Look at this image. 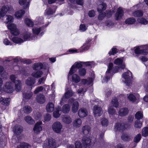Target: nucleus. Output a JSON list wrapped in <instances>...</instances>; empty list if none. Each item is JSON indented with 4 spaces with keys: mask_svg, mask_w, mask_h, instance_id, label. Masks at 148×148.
Here are the masks:
<instances>
[{
    "mask_svg": "<svg viewBox=\"0 0 148 148\" xmlns=\"http://www.w3.org/2000/svg\"><path fill=\"white\" fill-rule=\"evenodd\" d=\"M80 52V51L79 49H69L67 52L63 54L60 55V56H62L64 55H67L69 54V53H78Z\"/></svg>",
    "mask_w": 148,
    "mask_h": 148,
    "instance_id": "46",
    "label": "nucleus"
},
{
    "mask_svg": "<svg viewBox=\"0 0 148 148\" xmlns=\"http://www.w3.org/2000/svg\"><path fill=\"white\" fill-rule=\"evenodd\" d=\"M8 29L10 31L11 34L12 35H19L20 33L19 30L17 28L16 25L12 23L7 25Z\"/></svg>",
    "mask_w": 148,
    "mask_h": 148,
    "instance_id": "12",
    "label": "nucleus"
},
{
    "mask_svg": "<svg viewBox=\"0 0 148 148\" xmlns=\"http://www.w3.org/2000/svg\"><path fill=\"white\" fill-rule=\"evenodd\" d=\"M144 45L140 46L135 48L134 52L137 57H138L140 54L146 55L148 53V51L145 47H143Z\"/></svg>",
    "mask_w": 148,
    "mask_h": 148,
    "instance_id": "9",
    "label": "nucleus"
},
{
    "mask_svg": "<svg viewBox=\"0 0 148 148\" xmlns=\"http://www.w3.org/2000/svg\"><path fill=\"white\" fill-rule=\"evenodd\" d=\"M34 117L36 120H40L42 118L41 114L39 112H37L36 113L34 112Z\"/></svg>",
    "mask_w": 148,
    "mask_h": 148,
    "instance_id": "57",
    "label": "nucleus"
},
{
    "mask_svg": "<svg viewBox=\"0 0 148 148\" xmlns=\"http://www.w3.org/2000/svg\"><path fill=\"white\" fill-rule=\"evenodd\" d=\"M23 111L25 113L28 114L31 112L32 109L30 107L25 106L23 108Z\"/></svg>",
    "mask_w": 148,
    "mask_h": 148,
    "instance_id": "55",
    "label": "nucleus"
},
{
    "mask_svg": "<svg viewBox=\"0 0 148 148\" xmlns=\"http://www.w3.org/2000/svg\"><path fill=\"white\" fill-rule=\"evenodd\" d=\"M3 90L8 93H12L14 91L13 84L11 82H6L3 87Z\"/></svg>",
    "mask_w": 148,
    "mask_h": 148,
    "instance_id": "16",
    "label": "nucleus"
},
{
    "mask_svg": "<svg viewBox=\"0 0 148 148\" xmlns=\"http://www.w3.org/2000/svg\"><path fill=\"white\" fill-rule=\"evenodd\" d=\"M33 68L35 70L43 69V73L45 76H46L47 75L49 72V65L47 64L44 66L41 63H35L33 65Z\"/></svg>",
    "mask_w": 148,
    "mask_h": 148,
    "instance_id": "7",
    "label": "nucleus"
},
{
    "mask_svg": "<svg viewBox=\"0 0 148 148\" xmlns=\"http://www.w3.org/2000/svg\"><path fill=\"white\" fill-rule=\"evenodd\" d=\"M25 120L28 123L30 124H34L35 123L34 120L29 116H27L25 117Z\"/></svg>",
    "mask_w": 148,
    "mask_h": 148,
    "instance_id": "44",
    "label": "nucleus"
},
{
    "mask_svg": "<svg viewBox=\"0 0 148 148\" xmlns=\"http://www.w3.org/2000/svg\"><path fill=\"white\" fill-rule=\"evenodd\" d=\"M104 0H98L97 1L98 4L100 3L98 5L97 10L99 13H101L102 11L105 10L107 7L106 3H103Z\"/></svg>",
    "mask_w": 148,
    "mask_h": 148,
    "instance_id": "20",
    "label": "nucleus"
},
{
    "mask_svg": "<svg viewBox=\"0 0 148 148\" xmlns=\"http://www.w3.org/2000/svg\"><path fill=\"white\" fill-rule=\"evenodd\" d=\"M57 9L56 6H51L48 7L45 10V15H50L54 13Z\"/></svg>",
    "mask_w": 148,
    "mask_h": 148,
    "instance_id": "21",
    "label": "nucleus"
},
{
    "mask_svg": "<svg viewBox=\"0 0 148 148\" xmlns=\"http://www.w3.org/2000/svg\"><path fill=\"white\" fill-rule=\"evenodd\" d=\"M62 121L66 124H69L71 122L72 119L69 116L66 115L62 117Z\"/></svg>",
    "mask_w": 148,
    "mask_h": 148,
    "instance_id": "40",
    "label": "nucleus"
},
{
    "mask_svg": "<svg viewBox=\"0 0 148 148\" xmlns=\"http://www.w3.org/2000/svg\"><path fill=\"white\" fill-rule=\"evenodd\" d=\"M108 119L105 118H102L101 120V124L103 126H107L108 124Z\"/></svg>",
    "mask_w": 148,
    "mask_h": 148,
    "instance_id": "58",
    "label": "nucleus"
},
{
    "mask_svg": "<svg viewBox=\"0 0 148 148\" xmlns=\"http://www.w3.org/2000/svg\"><path fill=\"white\" fill-rule=\"evenodd\" d=\"M36 82L35 79L32 77H30L27 79L25 81V84L31 87V90L34 87V84Z\"/></svg>",
    "mask_w": 148,
    "mask_h": 148,
    "instance_id": "28",
    "label": "nucleus"
},
{
    "mask_svg": "<svg viewBox=\"0 0 148 148\" xmlns=\"http://www.w3.org/2000/svg\"><path fill=\"white\" fill-rule=\"evenodd\" d=\"M21 35L24 42L27 40L36 39V37L35 38L34 36H33L30 32L28 31L25 32Z\"/></svg>",
    "mask_w": 148,
    "mask_h": 148,
    "instance_id": "15",
    "label": "nucleus"
},
{
    "mask_svg": "<svg viewBox=\"0 0 148 148\" xmlns=\"http://www.w3.org/2000/svg\"><path fill=\"white\" fill-rule=\"evenodd\" d=\"M131 136L127 134H123L121 136L122 139L124 141L130 140L131 138Z\"/></svg>",
    "mask_w": 148,
    "mask_h": 148,
    "instance_id": "53",
    "label": "nucleus"
},
{
    "mask_svg": "<svg viewBox=\"0 0 148 148\" xmlns=\"http://www.w3.org/2000/svg\"><path fill=\"white\" fill-rule=\"evenodd\" d=\"M90 46V44L85 43L83 46L79 49L80 52L82 53L88 50L89 49Z\"/></svg>",
    "mask_w": 148,
    "mask_h": 148,
    "instance_id": "41",
    "label": "nucleus"
},
{
    "mask_svg": "<svg viewBox=\"0 0 148 148\" xmlns=\"http://www.w3.org/2000/svg\"><path fill=\"white\" fill-rule=\"evenodd\" d=\"M44 23V19L43 18V22L42 24L40 25H38V26L37 27H33L32 29V31L33 34V36L35 38L36 37V39L37 38V37L38 35L40 33V35L42 36L44 34V29L49 24H45V25H42Z\"/></svg>",
    "mask_w": 148,
    "mask_h": 148,
    "instance_id": "5",
    "label": "nucleus"
},
{
    "mask_svg": "<svg viewBox=\"0 0 148 148\" xmlns=\"http://www.w3.org/2000/svg\"><path fill=\"white\" fill-rule=\"evenodd\" d=\"M42 92L45 94H47L50 90V87L49 85H45L43 86Z\"/></svg>",
    "mask_w": 148,
    "mask_h": 148,
    "instance_id": "59",
    "label": "nucleus"
},
{
    "mask_svg": "<svg viewBox=\"0 0 148 148\" xmlns=\"http://www.w3.org/2000/svg\"><path fill=\"white\" fill-rule=\"evenodd\" d=\"M91 128L87 125L84 126L82 128V132L86 136H84L82 139V142L84 148H89L90 145L91 139L90 137Z\"/></svg>",
    "mask_w": 148,
    "mask_h": 148,
    "instance_id": "1",
    "label": "nucleus"
},
{
    "mask_svg": "<svg viewBox=\"0 0 148 148\" xmlns=\"http://www.w3.org/2000/svg\"><path fill=\"white\" fill-rule=\"evenodd\" d=\"M135 118L139 120L142 119L143 117V112L141 111H140L137 112L135 115Z\"/></svg>",
    "mask_w": 148,
    "mask_h": 148,
    "instance_id": "54",
    "label": "nucleus"
},
{
    "mask_svg": "<svg viewBox=\"0 0 148 148\" xmlns=\"http://www.w3.org/2000/svg\"><path fill=\"white\" fill-rule=\"evenodd\" d=\"M136 21L135 19L133 17H130L127 19L125 21V23L128 25H132Z\"/></svg>",
    "mask_w": 148,
    "mask_h": 148,
    "instance_id": "45",
    "label": "nucleus"
},
{
    "mask_svg": "<svg viewBox=\"0 0 148 148\" xmlns=\"http://www.w3.org/2000/svg\"><path fill=\"white\" fill-rule=\"evenodd\" d=\"M42 146L43 148H56L58 147L57 146L55 140L52 138L45 140Z\"/></svg>",
    "mask_w": 148,
    "mask_h": 148,
    "instance_id": "8",
    "label": "nucleus"
},
{
    "mask_svg": "<svg viewBox=\"0 0 148 148\" xmlns=\"http://www.w3.org/2000/svg\"><path fill=\"white\" fill-rule=\"evenodd\" d=\"M108 112L110 117L112 116L115 115L116 112L115 109L113 108L112 106H110L109 107Z\"/></svg>",
    "mask_w": 148,
    "mask_h": 148,
    "instance_id": "50",
    "label": "nucleus"
},
{
    "mask_svg": "<svg viewBox=\"0 0 148 148\" xmlns=\"http://www.w3.org/2000/svg\"><path fill=\"white\" fill-rule=\"evenodd\" d=\"M124 14L123 11L121 8L117 9V11L115 14V18L116 20L121 19Z\"/></svg>",
    "mask_w": 148,
    "mask_h": 148,
    "instance_id": "30",
    "label": "nucleus"
},
{
    "mask_svg": "<svg viewBox=\"0 0 148 148\" xmlns=\"http://www.w3.org/2000/svg\"><path fill=\"white\" fill-rule=\"evenodd\" d=\"M2 20L6 24H11L13 22L14 18L13 16L9 15H5Z\"/></svg>",
    "mask_w": 148,
    "mask_h": 148,
    "instance_id": "25",
    "label": "nucleus"
},
{
    "mask_svg": "<svg viewBox=\"0 0 148 148\" xmlns=\"http://www.w3.org/2000/svg\"><path fill=\"white\" fill-rule=\"evenodd\" d=\"M54 104L51 102H49L46 105V109L47 111L49 112H51L54 110Z\"/></svg>",
    "mask_w": 148,
    "mask_h": 148,
    "instance_id": "39",
    "label": "nucleus"
},
{
    "mask_svg": "<svg viewBox=\"0 0 148 148\" xmlns=\"http://www.w3.org/2000/svg\"><path fill=\"white\" fill-rule=\"evenodd\" d=\"M6 62H9L10 61H12L15 62H17L19 61L20 60L24 63L27 64H29L32 62L31 60L28 59H20L18 57H16L15 58H13L12 57H10L7 58L6 59H5Z\"/></svg>",
    "mask_w": 148,
    "mask_h": 148,
    "instance_id": "10",
    "label": "nucleus"
},
{
    "mask_svg": "<svg viewBox=\"0 0 148 148\" xmlns=\"http://www.w3.org/2000/svg\"><path fill=\"white\" fill-rule=\"evenodd\" d=\"M45 96L42 94L38 95L36 98L37 102L41 104H42L45 102Z\"/></svg>",
    "mask_w": 148,
    "mask_h": 148,
    "instance_id": "37",
    "label": "nucleus"
},
{
    "mask_svg": "<svg viewBox=\"0 0 148 148\" xmlns=\"http://www.w3.org/2000/svg\"><path fill=\"white\" fill-rule=\"evenodd\" d=\"M114 63L115 64L119 66L122 69H123L125 68V65L123 63V58L116 59L114 61Z\"/></svg>",
    "mask_w": 148,
    "mask_h": 148,
    "instance_id": "24",
    "label": "nucleus"
},
{
    "mask_svg": "<svg viewBox=\"0 0 148 148\" xmlns=\"http://www.w3.org/2000/svg\"><path fill=\"white\" fill-rule=\"evenodd\" d=\"M62 126L61 123L59 121L54 122L52 125V128L54 132L56 133H60Z\"/></svg>",
    "mask_w": 148,
    "mask_h": 148,
    "instance_id": "17",
    "label": "nucleus"
},
{
    "mask_svg": "<svg viewBox=\"0 0 148 148\" xmlns=\"http://www.w3.org/2000/svg\"><path fill=\"white\" fill-rule=\"evenodd\" d=\"M122 82L127 86H131L132 84V78L131 72L129 70H127L126 72L122 74Z\"/></svg>",
    "mask_w": 148,
    "mask_h": 148,
    "instance_id": "6",
    "label": "nucleus"
},
{
    "mask_svg": "<svg viewBox=\"0 0 148 148\" xmlns=\"http://www.w3.org/2000/svg\"><path fill=\"white\" fill-rule=\"evenodd\" d=\"M30 146L27 143H22L19 146L17 147V148H30Z\"/></svg>",
    "mask_w": 148,
    "mask_h": 148,
    "instance_id": "62",
    "label": "nucleus"
},
{
    "mask_svg": "<svg viewBox=\"0 0 148 148\" xmlns=\"http://www.w3.org/2000/svg\"><path fill=\"white\" fill-rule=\"evenodd\" d=\"M33 95V93L32 92H29L23 93V97L24 98L26 99L31 98Z\"/></svg>",
    "mask_w": 148,
    "mask_h": 148,
    "instance_id": "47",
    "label": "nucleus"
},
{
    "mask_svg": "<svg viewBox=\"0 0 148 148\" xmlns=\"http://www.w3.org/2000/svg\"><path fill=\"white\" fill-rule=\"evenodd\" d=\"M10 78L13 82L14 83L15 89L17 91H19L21 90V81L18 80H15L16 77L14 75H12L10 76Z\"/></svg>",
    "mask_w": 148,
    "mask_h": 148,
    "instance_id": "11",
    "label": "nucleus"
},
{
    "mask_svg": "<svg viewBox=\"0 0 148 148\" xmlns=\"http://www.w3.org/2000/svg\"><path fill=\"white\" fill-rule=\"evenodd\" d=\"M142 135L143 136L146 137L148 135V127H144L142 130Z\"/></svg>",
    "mask_w": 148,
    "mask_h": 148,
    "instance_id": "64",
    "label": "nucleus"
},
{
    "mask_svg": "<svg viewBox=\"0 0 148 148\" xmlns=\"http://www.w3.org/2000/svg\"><path fill=\"white\" fill-rule=\"evenodd\" d=\"M70 107L69 104H66L64 105L62 107V111L65 114L68 113L70 110Z\"/></svg>",
    "mask_w": 148,
    "mask_h": 148,
    "instance_id": "42",
    "label": "nucleus"
},
{
    "mask_svg": "<svg viewBox=\"0 0 148 148\" xmlns=\"http://www.w3.org/2000/svg\"><path fill=\"white\" fill-rule=\"evenodd\" d=\"M113 66L112 63H109L104 77L102 80L103 83H107L111 79L114 74L118 71L119 67L116 66L113 68Z\"/></svg>",
    "mask_w": 148,
    "mask_h": 148,
    "instance_id": "2",
    "label": "nucleus"
},
{
    "mask_svg": "<svg viewBox=\"0 0 148 148\" xmlns=\"http://www.w3.org/2000/svg\"><path fill=\"white\" fill-rule=\"evenodd\" d=\"M25 13L24 10L22 9L20 10L15 12L14 16L17 19H20L22 18Z\"/></svg>",
    "mask_w": 148,
    "mask_h": 148,
    "instance_id": "36",
    "label": "nucleus"
},
{
    "mask_svg": "<svg viewBox=\"0 0 148 148\" xmlns=\"http://www.w3.org/2000/svg\"><path fill=\"white\" fill-rule=\"evenodd\" d=\"M42 124V122L41 121H39L35 124L33 128V130L35 133L39 134L42 130V127L41 126Z\"/></svg>",
    "mask_w": 148,
    "mask_h": 148,
    "instance_id": "19",
    "label": "nucleus"
},
{
    "mask_svg": "<svg viewBox=\"0 0 148 148\" xmlns=\"http://www.w3.org/2000/svg\"><path fill=\"white\" fill-rule=\"evenodd\" d=\"M82 121L79 118L75 119L73 122V125L74 127L77 128L80 127L82 125Z\"/></svg>",
    "mask_w": 148,
    "mask_h": 148,
    "instance_id": "33",
    "label": "nucleus"
},
{
    "mask_svg": "<svg viewBox=\"0 0 148 148\" xmlns=\"http://www.w3.org/2000/svg\"><path fill=\"white\" fill-rule=\"evenodd\" d=\"M78 73L80 76H84L86 74V69L84 68H81L79 70Z\"/></svg>",
    "mask_w": 148,
    "mask_h": 148,
    "instance_id": "56",
    "label": "nucleus"
},
{
    "mask_svg": "<svg viewBox=\"0 0 148 148\" xmlns=\"http://www.w3.org/2000/svg\"><path fill=\"white\" fill-rule=\"evenodd\" d=\"M127 98L130 101L134 102L139 99L140 96L138 93H135L134 95L132 94L127 95Z\"/></svg>",
    "mask_w": 148,
    "mask_h": 148,
    "instance_id": "27",
    "label": "nucleus"
},
{
    "mask_svg": "<svg viewBox=\"0 0 148 148\" xmlns=\"http://www.w3.org/2000/svg\"><path fill=\"white\" fill-rule=\"evenodd\" d=\"M143 12L141 10L136 11L132 13V15L136 17H141L143 16Z\"/></svg>",
    "mask_w": 148,
    "mask_h": 148,
    "instance_id": "52",
    "label": "nucleus"
},
{
    "mask_svg": "<svg viewBox=\"0 0 148 148\" xmlns=\"http://www.w3.org/2000/svg\"><path fill=\"white\" fill-rule=\"evenodd\" d=\"M61 113V108L59 106H58L56 108L55 110L53 112V117L57 118L60 116Z\"/></svg>",
    "mask_w": 148,
    "mask_h": 148,
    "instance_id": "31",
    "label": "nucleus"
},
{
    "mask_svg": "<svg viewBox=\"0 0 148 148\" xmlns=\"http://www.w3.org/2000/svg\"><path fill=\"white\" fill-rule=\"evenodd\" d=\"M83 64L85 66H90L91 67H92L95 65V63L93 61L84 62Z\"/></svg>",
    "mask_w": 148,
    "mask_h": 148,
    "instance_id": "60",
    "label": "nucleus"
},
{
    "mask_svg": "<svg viewBox=\"0 0 148 148\" xmlns=\"http://www.w3.org/2000/svg\"><path fill=\"white\" fill-rule=\"evenodd\" d=\"M74 100L75 99L74 98H71L69 99L68 102L69 103H71L73 102L72 105L71 110L73 113H75L77 112L78 109L79 104L77 101H74Z\"/></svg>",
    "mask_w": 148,
    "mask_h": 148,
    "instance_id": "18",
    "label": "nucleus"
},
{
    "mask_svg": "<svg viewBox=\"0 0 148 148\" xmlns=\"http://www.w3.org/2000/svg\"><path fill=\"white\" fill-rule=\"evenodd\" d=\"M10 99L9 98H3L0 96V103L5 106H8L9 105Z\"/></svg>",
    "mask_w": 148,
    "mask_h": 148,
    "instance_id": "35",
    "label": "nucleus"
},
{
    "mask_svg": "<svg viewBox=\"0 0 148 148\" xmlns=\"http://www.w3.org/2000/svg\"><path fill=\"white\" fill-rule=\"evenodd\" d=\"M19 3L21 6H23V8L25 10L28 9L29 6V1L27 0H19Z\"/></svg>",
    "mask_w": 148,
    "mask_h": 148,
    "instance_id": "29",
    "label": "nucleus"
},
{
    "mask_svg": "<svg viewBox=\"0 0 148 148\" xmlns=\"http://www.w3.org/2000/svg\"><path fill=\"white\" fill-rule=\"evenodd\" d=\"M76 93L73 92L71 90H69L67 91L64 94V97L66 99H69L72 96L75 97Z\"/></svg>",
    "mask_w": 148,
    "mask_h": 148,
    "instance_id": "34",
    "label": "nucleus"
},
{
    "mask_svg": "<svg viewBox=\"0 0 148 148\" xmlns=\"http://www.w3.org/2000/svg\"><path fill=\"white\" fill-rule=\"evenodd\" d=\"M88 112L87 109L84 108H80L78 111V114L80 118H84L88 114Z\"/></svg>",
    "mask_w": 148,
    "mask_h": 148,
    "instance_id": "26",
    "label": "nucleus"
},
{
    "mask_svg": "<svg viewBox=\"0 0 148 148\" xmlns=\"http://www.w3.org/2000/svg\"><path fill=\"white\" fill-rule=\"evenodd\" d=\"M0 11L5 16L7 13L12 14L14 12V9L10 5H4L1 7Z\"/></svg>",
    "mask_w": 148,
    "mask_h": 148,
    "instance_id": "14",
    "label": "nucleus"
},
{
    "mask_svg": "<svg viewBox=\"0 0 148 148\" xmlns=\"http://www.w3.org/2000/svg\"><path fill=\"white\" fill-rule=\"evenodd\" d=\"M9 38L10 40L16 44H21L24 42L21 34L12 35Z\"/></svg>",
    "mask_w": 148,
    "mask_h": 148,
    "instance_id": "13",
    "label": "nucleus"
},
{
    "mask_svg": "<svg viewBox=\"0 0 148 148\" xmlns=\"http://www.w3.org/2000/svg\"><path fill=\"white\" fill-rule=\"evenodd\" d=\"M129 110L127 108H121L118 112L119 115L121 116H126L128 113Z\"/></svg>",
    "mask_w": 148,
    "mask_h": 148,
    "instance_id": "32",
    "label": "nucleus"
},
{
    "mask_svg": "<svg viewBox=\"0 0 148 148\" xmlns=\"http://www.w3.org/2000/svg\"><path fill=\"white\" fill-rule=\"evenodd\" d=\"M104 25L108 27L112 28L114 25V23L111 21H107L104 23Z\"/></svg>",
    "mask_w": 148,
    "mask_h": 148,
    "instance_id": "63",
    "label": "nucleus"
},
{
    "mask_svg": "<svg viewBox=\"0 0 148 148\" xmlns=\"http://www.w3.org/2000/svg\"><path fill=\"white\" fill-rule=\"evenodd\" d=\"M72 81L75 83H78L80 81V77L77 74H73L72 76Z\"/></svg>",
    "mask_w": 148,
    "mask_h": 148,
    "instance_id": "43",
    "label": "nucleus"
},
{
    "mask_svg": "<svg viewBox=\"0 0 148 148\" xmlns=\"http://www.w3.org/2000/svg\"><path fill=\"white\" fill-rule=\"evenodd\" d=\"M142 123L139 120H136L134 123V127L136 128H140L142 126Z\"/></svg>",
    "mask_w": 148,
    "mask_h": 148,
    "instance_id": "61",
    "label": "nucleus"
},
{
    "mask_svg": "<svg viewBox=\"0 0 148 148\" xmlns=\"http://www.w3.org/2000/svg\"><path fill=\"white\" fill-rule=\"evenodd\" d=\"M126 125H125L123 123H116L114 125V130L116 131H119L122 132L126 128Z\"/></svg>",
    "mask_w": 148,
    "mask_h": 148,
    "instance_id": "22",
    "label": "nucleus"
},
{
    "mask_svg": "<svg viewBox=\"0 0 148 148\" xmlns=\"http://www.w3.org/2000/svg\"><path fill=\"white\" fill-rule=\"evenodd\" d=\"M43 74H44L43 72H42L40 71H38L33 72L32 74V75L34 77L38 78L41 77Z\"/></svg>",
    "mask_w": 148,
    "mask_h": 148,
    "instance_id": "49",
    "label": "nucleus"
},
{
    "mask_svg": "<svg viewBox=\"0 0 148 148\" xmlns=\"http://www.w3.org/2000/svg\"><path fill=\"white\" fill-rule=\"evenodd\" d=\"M94 77H89L87 79H82L81 80V84L82 85H92Z\"/></svg>",
    "mask_w": 148,
    "mask_h": 148,
    "instance_id": "23",
    "label": "nucleus"
},
{
    "mask_svg": "<svg viewBox=\"0 0 148 148\" xmlns=\"http://www.w3.org/2000/svg\"><path fill=\"white\" fill-rule=\"evenodd\" d=\"M137 21L139 23L142 25H146L148 23V21L144 18H138Z\"/></svg>",
    "mask_w": 148,
    "mask_h": 148,
    "instance_id": "51",
    "label": "nucleus"
},
{
    "mask_svg": "<svg viewBox=\"0 0 148 148\" xmlns=\"http://www.w3.org/2000/svg\"><path fill=\"white\" fill-rule=\"evenodd\" d=\"M14 133L17 135H18L23 131L22 127L18 125H16L13 129Z\"/></svg>",
    "mask_w": 148,
    "mask_h": 148,
    "instance_id": "38",
    "label": "nucleus"
},
{
    "mask_svg": "<svg viewBox=\"0 0 148 148\" xmlns=\"http://www.w3.org/2000/svg\"><path fill=\"white\" fill-rule=\"evenodd\" d=\"M24 21L27 26L32 27L34 24L39 25L42 24L43 22V18L42 17H37L34 22L31 19L26 18L25 19Z\"/></svg>",
    "mask_w": 148,
    "mask_h": 148,
    "instance_id": "4",
    "label": "nucleus"
},
{
    "mask_svg": "<svg viewBox=\"0 0 148 148\" xmlns=\"http://www.w3.org/2000/svg\"><path fill=\"white\" fill-rule=\"evenodd\" d=\"M92 102H95L94 104H97V106L95 105L93 107V113L95 116L96 117L100 116L103 114L102 109L100 106L101 103H102V101L98 99H95L94 100L90 101L91 103H92Z\"/></svg>",
    "mask_w": 148,
    "mask_h": 148,
    "instance_id": "3",
    "label": "nucleus"
},
{
    "mask_svg": "<svg viewBox=\"0 0 148 148\" xmlns=\"http://www.w3.org/2000/svg\"><path fill=\"white\" fill-rule=\"evenodd\" d=\"M77 69H78L76 66L73 65L70 69L68 75V78H69L70 75H72L74 73H75L77 71Z\"/></svg>",
    "mask_w": 148,
    "mask_h": 148,
    "instance_id": "48",
    "label": "nucleus"
}]
</instances>
